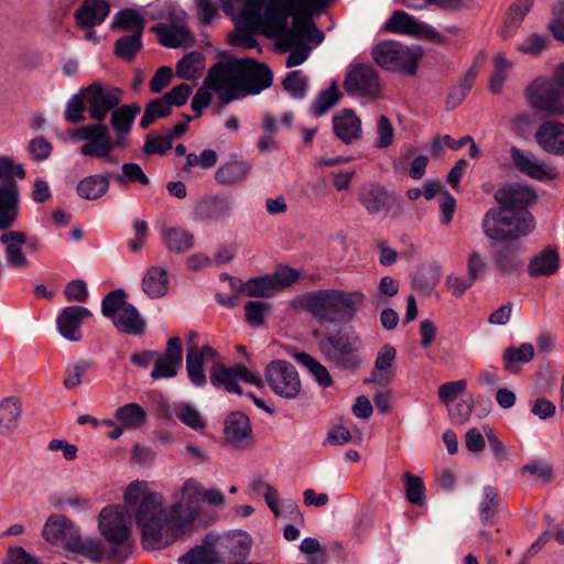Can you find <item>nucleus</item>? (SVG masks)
Segmentation results:
<instances>
[{"label": "nucleus", "mask_w": 564, "mask_h": 564, "mask_svg": "<svg viewBox=\"0 0 564 564\" xmlns=\"http://www.w3.org/2000/svg\"><path fill=\"white\" fill-rule=\"evenodd\" d=\"M203 487L194 479L184 481L171 507L162 494L150 491L147 481L134 480L124 491V502L133 510L145 549L160 550L173 544L200 512Z\"/></svg>", "instance_id": "1"}, {"label": "nucleus", "mask_w": 564, "mask_h": 564, "mask_svg": "<svg viewBox=\"0 0 564 564\" xmlns=\"http://www.w3.org/2000/svg\"><path fill=\"white\" fill-rule=\"evenodd\" d=\"M272 83V73L264 64L252 58L230 57L213 65L192 99V109L200 115L212 101L210 90H214L223 105L248 95H257Z\"/></svg>", "instance_id": "2"}, {"label": "nucleus", "mask_w": 564, "mask_h": 564, "mask_svg": "<svg viewBox=\"0 0 564 564\" xmlns=\"http://www.w3.org/2000/svg\"><path fill=\"white\" fill-rule=\"evenodd\" d=\"M333 0H246L245 13L252 21H261L263 33L275 39L276 46L282 52L291 51L303 40L322 43L324 34L311 20H295L288 28L289 18L300 11L312 8H324Z\"/></svg>", "instance_id": "3"}, {"label": "nucleus", "mask_w": 564, "mask_h": 564, "mask_svg": "<svg viewBox=\"0 0 564 564\" xmlns=\"http://www.w3.org/2000/svg\"><path fill=\"white\" fill-rule=\"evenodd\" d=\"M141 108L137 104L117 107L110 117V126L116 134L112 140L107 124H86L70 131V137L78 141H86L80 148V154L116 164L117 159L111 154L116 149L126 147V138Z\"/></svg>", "instance_id": "4"}, {"label": "nucleus", "mask_w": 564, "mask_h": 564, "mask_svg": "<svg viewBox=\"0 0 564 564\" xmlns=\"http://www.w3.org/2000/svg\"><path fill=\"white\" fill-rule=\"evenodd\" d=\"M365 302L361 291L323 289L307 292L292 301V307L310 313L319 323L335 324L352 319Z\"/></svg>", "instance_id": "5"}, {"label": "nucleus", "mask_w": 564, "mask_h": 564, "mask_svg": "<svg viewBox=\"0 0 564 564\" xmlns=\"http://www.w3.org/2000/svg\"><path fill=\"white\" fill-rule=\"evenodd\" d=\"M530 212H512L508 207H492L481 220L482 234L490 240L514 241L528 236L534 229Z\"/></svg>", "instance_id": "6"}, {"label": "nucleus", "mask_w": 564, "mask_h": 564, "mask_svg": "<svg viewBox=\"0 0 564 564\" xmlns=\"http://www.w3.org/2000/svg\"><path fill=\"white\" fill-rule=\"evenodd\" d=\"M98 528L110 545L109 556L124 561L132 552L130 514L122 506L105 507L98 517Z\"/></svg>", "instance_id": "7"}, {"label": "nucleus", "mask_w": 564, "mask_h": 564, "mask_svg": "<svg viewBox=\"0 0 564 564\" xmlns=\"http://www.w3.org/2000/svg\"><path fill=\"white\" fill-rule=\"evenodd\" d=\"M318 348L324 359L340 370H354L362 364V340L351 328L339 329L337 334L326 333Z\"/></svg>", "instance_id": "8"}, {"label": "nucleus", "mask_w": 564, "mask_h": 564, "mask_svg": "<svg viewBox=\"0 0 564 564\" xmlns=\"http://www.w3.org/2000/svg\"><path fill=\"white\" fill-rule=\"evenodd\" d=\"M126 297L127 294L122 289L109 292L101 301V313L111 319L118 330L134 336L141 335L145 328V322Z\"/></svg>", "instance_id": "9"}, {"label": "nucleus", "mask_w": 564, "mask_h": 564, "mask_svg": "<svg viewBox=\"0 0 564 564\" xmlns=\"http://www.w3.org/2000/svg\"><path fill=\"white\" fill-rule=\"evenodd\" d=\"M529 107L550 117L564 116V91L550 78H538L525 89Z\"/></svg>", "instance_id": "10"}, {"label": "nucleus", "mask_w": 564, "mask_h": 564, "mask_svg": "<svg viewBox=\"0 0 564 564\" xmlns=\"http://www.w3.org/2000/svg\"><path fill=\"white\" fill-rule=\"evenodd\" d=\"M372 57L382 68L414 74L421 54L397 41H386L372 50Z\"/></svg>", "instance_id": "11"}, {"label": "nucleus", "mask_w": 564, "mask_h": 564, "mask_svg": "<svg viewBox=\"0 0 564 564\" xmlns=\"http://www.w3.org/2000/svg\"><path fill=\"white\" fill-rule=\"evenodd\" d=\"M87 104L89 117L96 123H102L109 112H112L122 100V90L94 82L82 90Z\"/></svg>", "instance_id": "12"}, {"label": "nucleus", "mask_w": 564, "mask_h": 564, "mask_svg": "<svg viewBox=\"0 0 564 564\" xmlns=\"http://www.w3.org/2000/svg\"><path fill=\"white\" fill-rule=\"evenodd\" d=\"M264 378L271 390L284 399H296L302 390L299 372L285 360L270 362L264 371Z\"/></svg>", "instance_id": "13"}, {"label": "nucleus", "mask_w": 564, "mask_h": 564, "mask_svg": "<svg viewBox=\"0 0 564 564\" xmlns=\"http://www.w3.org/2000/svg\"><path fill=\"white\" fill-rule=\"evenodd\" d=\"M344 87L350 95L378 99L382 96L383 83L369 65H357L347 73Z\"/></svg>", "instance_id": "14"}, {"label": "nucleus", "mask_w": 564, "mask_h": 564, "mask_svg": "<svg viewBox=\"0 0 564 564\" xmlns=\"http://www.w3.org/2000/svg\"><path fill=\"white\" fill-rule=\"evenodd\" d=\"M238 380L251 383L256 387H262L263 380L260 376L248 370L243 365L238 364L232 367H226L220 361L214 362L210 369V382L214 387H224L229 393L241 394Z\"/></svg>", "instance_id": "15"}, {"label": "nucleus", "mask_w": 564, "mask_h": 564, "mask_svg": "<svg viewBox=\"0 0 564 564\" xmlns=\"http://www.w3.org/2000/svg\"><path fill=\"white\" fill-rule=\"evenodd\" d=\"M232 214V200L219 195L205 196L193 209L194 223L210 226L224 224Z\"/></svg>", "instance_id": "16"}, {"label": "nucleus", "mask_w": 564, "mask_h": 564, "mask_svg": "<svg viewBox=\"0 0 564 564\" xmlns=\"http://www.w3.org/2000/svg\"><path fill=\"white\" fill-rule=\"evenodd\" d=\"M510 158L514 167L527 176L536 181L555 180L558 175L556 167L545 164L531 152L512 147L510 149Z\"/></svg>", "instance_id": "17"}, {"label": "nucleus", "mask_w": 564, "mask_h": 564, "mask_svg": "<svg viewBox=\"0 0 564 564\" xmlns=\"http://www.w3.org/2000/svg\"><path fill=\"white\" fill-rule=\"evenodd\" d=\"M183 365V344L177 336L167 340L166 349L163 354L158 351L153 370L150 376L154 380L171 379L177 376Z\"/></svg>", "instance_id": "18"}, {"label": "nucleus", "mask_w": 564, "mask_h": 564, "mask_svg": "<svg viewBox=\"0 0 564 564\" xmlns=\"http://www.w3.org/2000/svg\"><path fill=\"white\" fill-rule=\"evenodd\" d=\"M43 538L55 545H61L70 551L79 536L78 529L64 516H51L43 528Z\"/></svg>", "instance_id": "19"}, {"label": "nucleus", "mask_w": 564, "mask_h": 564, "mask_svg": "<svg viewBox=\"0 0 564 564\" xmlns=\"http://www.w3.org/2000/svg\"><path fill=\"white\" fill-rule=\"evenodd\" d=\"M386 29L393 33L425 36L436 42L443 41V36L430 25L419 22L414 17L401 10L393 12L386 22Z\"/></svg>", "instance_id": "20"}, {"label": "nucleus", "mask_w": 564, "mask_h": 564, "mask_svg": "<svg viewBox=\"0 0 564 564\" xmlns=\"http://www.w3.org/2000/svg\"><path fill=\"white\" fill-rule=\"evenodd\" d=\"M91 312L84 306H67L58 314L56 324L58 333L69 341H79L83 337L80 326L84 319L90 317Z\"/></svg>", "instance_id": "21"}, {"label": "nucleus", "mask_w": 564, "mask_h": 564, "mask_svg": "<svg viewBox=\"0 0 564 564\" xmlns=\"http://www.w3.org/2000/svg\"><path fill=\"white\" fill-rule=\"evenodd\" d=\"M536 144L546 153L564 156V123L556 120L542 122L534 134Z\"/></svg>", "instance_id": "22"}, {"label": "nucleus", "mask_w": 564, "mask_h": 564, "mask_svg": "<svg viewBox=\"0 0 564 564\" xmlns=\"http://www.w3.org/2000/svg\"><path fill=\"white\" fill-rule=\"evenodd\" d=\"M495 198L501 207H508L516 214L529 212L528 207L535 200L536 194L527 186L511 184L499 189Z\"/></svg>", "instance_id": "23"}, {"label": "nucleus", "mask_w": 564, "mask_h": 564, "mask_svg": "<svg viewBox=\"0 0 564 564\" xmlns=\"http://www.w3.org/2000/svg\"><path fill=\"white\" fill-rule=\"evenodd\" d=\"M0 241L6 246L4 259L7 265L14 270L25 269L29 260L22 247L26 241V236L22 231H9L1 235Z\"/></svg>", "instance_id": "24"}, {"label": "nucleus", "mask_w": 564, "mask_h": 564, "mask_svg": "<svg viewBox=\"0 0 564 564\" xmlns=\"http://www.w3.org/2000/svg\"><path fill=\"white\" fill-rule=\"evenodd\" d=\"M110 12V6L105 0H84L75 11L77 24L83 29L100 25Z\"/></svg>", "instance_id": "25"}, {"label": "nucleus", "mask_w": 564, "mask_h": 564, "mask_svg": "<svg viewBox=\"0 0 564 564\" xmlns=\"http://www.w3.org/2000/svg\"><path fill=\"white\" fill-rule=\"evenodd\" d=\"M19 192L15 182L0 184V230L10 228L18 215Z\"/></svg>", "instance_id": "26"}, {"label": "nucleus", "mask_w": 564, "mask_h": 564, "mask_svg": "<svg viewBox=\"0 0 564 564\" xmlns=\"http://www.w3.org/2000/svg\"><path fill=\"white\" fill-rule=\"evenodd\" d=\"M333 130L338 139L351 144L361 137V121L350 109H344L333 117Z\"/></svg>", "instance_id": "27"}, {"label": "nucleus", "mask_w": 564, "mask_h": 564, "mask_svg": "<svg viewBox=\"0 0 564 564\" xmlns=\"http://www.w3.org/2000/svg\"><path fill=\"white\" fill-rule=\"evenodd\" d=\"M251 169L252 165L247 160H232L218 167L215 180L221 186H237L248 178Z\"/></svg>", "instance_id": "28"}, {"label": "nucleus", "mask_w": 564, "mask_h": 564, "mask_svg": "<svg viewBox=\"0 0 564 564\" xmlns=\"http://www.w3.org/2000/svg\"><path fill=\"white\" fill-rule=\"evenodd\" d=\"M560 261L557 250L546 247L531 258L528 264V274L531 278L553 275L560 268Z\"/></svg>", "instance_id": "29"}, {"label": "nucleus", "mask_w": 564, "mask_h": 564, "mask_svg": "<svg viewBox=\"0 0 564 564\" xmlns=\"http://www.w3.org/2000/svg\"><path fill=\"white\" fill-rule=\"evenodd\" d=\"M397 357V350L391 345H384L378 351L371 378L366 382H376L380 386L389 384L393 379V364Z\"/></svg>", "instance_id": "30"}, {"label": "nucleus", "mask_w": 564, "mask_h": 564, "mask_svg": "<svg viewBox=\"0 0 564 564\" xmlns=\"http://www.w3.org/2000/svg\"><path fill=\"white\" fill-rule=\"evenodd\" d=\"M161 239L165 247L174 253H185L194 248V235L182 227L163 226Z\"/></svg>", "instance_id": "31"}, {"label": "nucleus", "mask_w": 564, "mask_h": 564, "mask_svg": "<svg viewBox=\"0 0 564 564\" xmlns=\"http://www.w3.org/2000/svg\"><path fill=\"white\" fill-rule=\"evenodd\" d=\"M251 435V426L247 415L241 412L231 413L226 420V440L235 446H242Z\"/></svg>", "instance_id": "32"}, {"label": "nucleus", "mask_w": 564, "mask_h": 564, "mask_svg": "<svg viewBox=\"0 0 564 564\" xmlns=\"http://www.w3.org/2000/svg\"><path fill=\"white\" fill-rule=\"evenodd\" d=\"M142 290L151 299L164 296L169 291L167 271L162 267H151L142 279Z\"/></svg>", "instance_id": "33"}, {"label": "nucleus", "mask_w": 564, "mask_h": 564, "mask_svg": "<svg viewBox=\"0 0 564 564\" xmlns=\"http://www.w3.org/2000/svg\"><path fill=\"white\" fill-rule=\"evenodd\" d=\"M359 198L369 214H378L389 208L390 195L383 187L377 184H369L362 187Z\"/></svg>", "instance_id": "34"}, {"label": "nucleus", "mask_w": 564, "mask_h": 564, "mask_svg": "<svg viewBox=\"0 0 564 564\" xmlns=\"http://www.w3.org/2000/svg\"><path fill=\"white\" fill-rule=\"evenodd\" d=\"M109 188V180L101 174H93L82 178L76 187L79 197L95 200L102 197Z\"/></svg>", "instance_id": "35"}, {"label": "nucleus", "mask_w": 564, "mask_h": 564, "mask_svg": "<svg viewBox=\"0 0 564 564\" xmlns=\"http://www.w3.org/2000/svg\"><path fill=\"white\" fill-rule=\"evenodd\" d=\"M294 359L308 371L321 387L328 388L333 384V379L327 368L316 358L306 352H297L294 355Z\"/></svg>", "instance_id": "36"}, {"label": "nucleus", "mask_w": 564, "mask_h": 564, "mask_svg": "<svg viewBox=\"0 0 564 564\" xmlns=\"http://www.w3.org/2000/svg\"><path fill=\"white\" fill-rule=\"evenodd\" d=\"M532 4L533 0H516L511 4L509 13L505 20V24L501 29L502 37L508 39L513 35L524 17L530 11Z\"/></svg>", "instance_id": "37"}, {"label": "nucleus", "mask_w": 564, "mask_h": 564, "mask_svg": "<svg viewBox=\"0 0 564 564\" xmlns=\"http://www.w3.org/2000/svg\"><path fill=\"white\" fill-rule=\"evenodd\" d=\"M520 252V243L509 241L495 250L494 259L497 267L506 273H511L520 267L518 253Z\"/></svg>", "instance_id": "38"}, {"label": "nucleus", "mask_w": 564, "mask_h": 564, "mask_svg": "<svg viewBox=\"0 0 564 564\" xmlns=\"http://www.w3.org/2000/svg\"><path fill=\"white\" fill-rule=\"evenodd\" d=\"M21 404L15 398H7L0 402V433L8 434L18 426Z\"/></svg>", "instance_id": "39"}, {"label": "nucleus", "mask_w": 564, "mask_h": 564, "mask_svg": "<svg viewBox=\"0 0 564 564\" xmlns=\"http://www.w3.org/2000/svg\"><path fill=\"white\" fill-rule=\"evenodd\" d=\"M115 417L123 427L133 429L145 422L147 412L138 403L131 402L119 406L115 412Z\"/></svg>", "instance_id": "40"}, {"label": "nucleus", "mask_w": 564, "mask_h": 564, "mask_svg": "<svg viewBox=\"0 0 564 564\" xmlns=\"http://www.w3.org/2000/svg\"><path fill=\"white\" fill-rule=\"evenodd\" d=\"M204 365L205 362L200 359L196 346L187 347L186 372L189 381L197 388L204 387L207 382Z\"/></svg>", "instance_id": "41"}, {"label": "nucleus", "mask_w": 564, "mask_h": 564, "mask_svg": "<svg viewBox=\"0 0 564 564\" xmlns=\"http://www.w3.org/2000/svg\"><path fill=\"white\" fill-rule=\"evenodd\" d=\"M175 416L192 430L200 431L206 426L205 419L199 411L188 402H178L173 406Z\"/></svg>", "instance_id": "42"}, {"label": "nucleus", "mask_w": 564, "mask_h": 564, "mask_svg": "<svg viewBox=\"0 0 564 564\" xmlns=\"http://www.w3.org/2000/svg\"><path fill=\"white\" fill-rule=\"evenodd\" d=\"M144 25V19L132 9L117 12L111 22L112 29H122L132 33H143Z\"/></svg>", "instance_id": "43"}, {"label": "nucleus", "mask_w": 564, "mask_h": 564, "mask_svg": "<svg viewBox=\"0 0 564 564\" xmlns=\"http://www.w3.org/2000/svg\"><path fill=\"white\" fill-rule=\"evenodd\" d=\"M70 550V552L78 553L93 562H100L105 555L106 550L102 543L93 538L82 539L79 535Z\"/></svg>", "instance_id": "44"}, {"label": "nucleus", "mask_w": 564, "mask_h": 564, "mask_svg": "<svg viewBox=\"0 0 564 564\" xmlns=\"http://www.w3.org/2000/svg\"><path fill=\"white\" fill-rule=\"evenodd\" d=\"M204 68V57L198 52H191L182 57L176 66V73L185 79H194Z\"/></svg>", "instance_id": "45"}, {"label": "nucleus", "mask_w": 564, "mask_h": 564, "mask_svg": "<svg viewBox=\"0 0 564 564\" xmlns=\"http://www.w3.org/2000/svg\"><path fill=\"white\" fill-rule=\"evenodd\" d=\"M118 184L138 183L143 186L150 184L149 176L138 163L127 162L121 165V172L112 175Z\"/></svg>", "instance_id": "46"}, {"label": "nucleus", "mask_w": 564, "mask_h": 564, "mask_svg": "<svg viewBox=\"0 0 564 564\" xmlns=\"http://www.w3.org/2000/svg\"><path fill=\"white\" fill-rule=\"evenodd\" d=\"M512 66V62L508 61L502 54L495 55L494 70L489 84V88L494 94H499L501 91Z\"/></svg>", "instance_id": "47"}, {"label": "nucleus", "mask_w": 564, "mask_h": 564, "mask_svg": "<svg viewBox=\"0 0 564 564\" xmlns=\"http://www.w3.org/2000/svg\"><path fill=\"white\" fill-rule=\"evenodd\" d=\"M340 93L337 89L336 83L333 82L332 86L322 90L315 98L312 110L316 117L325 115L330 110L340 99Z\"/></svg>", "instance_id": "48"}, {"label": "nucleus", "mask_w": 564, "mask_h": 564, "mask_svg": "<svg viewBox=\"0 0 564 564\" xmlns=\"http://www.w3.org/2000/svg\"><path fill=\"white\" fill-rule=\"evenodd\" d=\"M142 34L132 33L118 39L115 45V53L126 61H131L142 48Z\"/></svg>", "instance_id": "49"}, {"label": "nucleus", "mask_w": 564, "mask_h": 564, "mask_svg": "<svg viewBox=\"0 0 564 564\" xmlns=\"http://www.w3.org/2000/svg\"><path fill=\"white\" fill-rule=\"evenodd\" d=\"M534 357V348L531 344H521L518 348L509 347L503 352V361L506 368L510 371L516 369V365L519 362H529Z\"/></svg>", "instance_id": "50"}, {"label": "nucleus", "mask_w": 564, "mask_h": 564, "mask_svg": "<svg viewBox=\"0 0 564 564\" xmlns=\"http://www.w3.org/2000/svg\"><path fill=\"white\" fill-rule=\"evenodd\" d=\"M243 293L251 297H269L276 293L270 275L253 278L245 282Z\"/></svg>", "instance_id": "51"}, {"label": "nucleus", "mask_w": 564, "mask_h": 564, "mask_svg": "<svg viewBox=\"0 0 564 564\" xmlns=\"http://www.w3.org/2000/svg\"><path fill=\"white\" fill-rule=\"evenodd\" d=\"M218 162V154L215 150L205 149L200 154L188 153L186 154V162L183 167L184 172L189 173L193 169L199 167L202 170L213 169Z\"/></svg>", "instance_id": "52"}, {"label": "nucleus", "mask_w": 564, "mask_h": 564, "mask_svg": "<svg viewBox=\"0 0 564 564\" xmlns=\"http://www.w3.org/2000/svg\"><path fill=\"white\" fill-rule=\"evenodd\" d=\"M172 109L165 100L160 97L149 102L144 109L140 121L142 129L149 128L156 119L164 118L171 113Z\"/></svg>", "instance_id": "53"}, {"label": "nucleus", "mask_w": 564, "mask_h": 564, "mask_svg": "<svg viewBox=\"0 0 564 564\" xmlns=\"http://www.w3.org/2000/svg\"><path fill=\"white\" fill-rule=\"evenodd\" d=\"M307 82L302 70H293L284 78L283 87L293 98L302 99L306 95Z\"/></svg>", "instance_id": "54"}, {"label": "nucleus", "mask_w": 564, "mask_h": 564, "mask_svg": "<svg viewBox=\"0 0 564 564\" xmlns=\"http://www.w3.org/2000/svg\"><path fill=\"white\" fill-rule=\"evenodd\" d=\"M466 389L467 381L465 379L445 382L438 387V399L446 408H449V404L454 403Z\"/></svg>", "instance_id": "55"}, {"label": "nucleus", "mask_w": 564, "mask_h": 564, "mask_svg": "<svg viewBox=\"0 0 564 564\" xmlns=\"http://www.w3.org/2000/svg\"><path fill=\"white\" fill-rule=\"evenodd\" d=\"M394 141V128L388 117L381 115L377 119L375 145L378 149H386Z\"/></svg>", "instance_id": "56"}, {"label": "nucleus", "mask_w": 564, "mask_h": 564, "mask_svg": "<svg viewBox=\"0 0 564 564\" xmlns=\"http://www.w3.org/2000/svg\"><path fill=\"white\" fill-rule=\"evenodd\" d=\"M482 500L479 503V513L484 522L489 521L497 512L499 496L494 487L486 486L482 490Z\"/></svg>", "instance_id": "57"}, {"label": "nucleus", "mask_w": 564, "mask_h": 564, "mask_svg": "<svg viewBox=\"0 0 564 564\" xmlns=\"http://www.w3.org/2000/svg\"><path fill=\"white\" fill-rule=\"evenodd\" d=\"M93 369V365L88 361L70 364L66 367V376L63 384L66 389H73L83 382L84 376Z\"/></svg>", "instance_id": "58"}, {"label": "nucleus", "mask_w": 564, "mask_h": 564, "mask_svg": "<svg viewBox=\"0 0 564 564\" xmlns=\"http://www.w3.org/2000/svg\"><path fill=\"white\" fill-rule=\"evenodd\" d=\"M406 498L413 505H422L424 501V484L423 480L410 473L404 475Z\"/></svg>", "instance_id": "59"}, {"label": "nucleus", "mask_w": 564, "mask_h": 564, "mask_svg": "<svg viewBox=\"0 0 564 564\" xmlns=\"http://www.w3.org/2000/svg\"><path fill=\"white\" fill-rule=\"evenodd\" d=\"M189 31L184 28H172L160 33V42L166 47H178L189 39Z\"/></svg>", "instance_id": "60"}, {"label": "nucleus", "mask_w": 564, "mask_h": 564, "mask_svg": "<svg viewBox=\"0 0 564 564\" xmlns=\"http://www.w3.org/2000/svg\"><path fill=\"white\" fill-rule=\"evenodd\" d=\"M85 102L82 91L74 95L66 105L65 119L72 123L84 121Z\"/></svg>", "instance_id": "61"}, {"label": "nucleus", "mask_w": 564, "mask_h": 564, "mask_svg": "<svg viewBox=\"0 0 564 564\" xmlns=\"http://www.w3.org/2000/svg\"><path fill=\"white\" fill-rule=\"evenodd\" d=\"M215 554L205 546H196L180 558L181 564H214Z\"/></svg>", "instance_id": "62"}, {"label": "nucleus", "mask_w": 564, "mask_h": 564, "mask_svg": "<svg viewBox=\"0 0 564 564\" xmlns=\"http://www.w3.org/2000/svg\"><path fill=\"white\" fill-rule=\"evenodd\" d=\"M171 148L172 141L171 137H167V134L156 137L148 135L143 145V152L147 155L164 154Z\"/></svg>", "instance_id": "63"}, {"label": "nucleus", "mask_w": 564, "mask_h": 564, "mask_svg": "<svg viewBox=\"0 0 564 564\" xmlns=\"http://www.w3.org/2000/svg\"><path fill=\"white\" fill-rule=\"evenodd\" d=\"M53 150L52 144L42 135L32 139L28 144V151L35 161L48 159Z\"/></svg>", "instance_id": "64"}]
</instances>
